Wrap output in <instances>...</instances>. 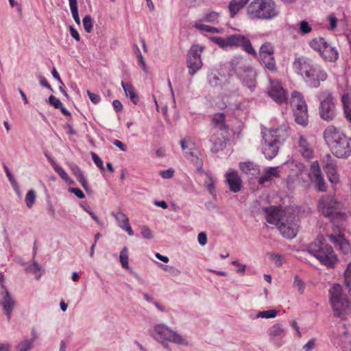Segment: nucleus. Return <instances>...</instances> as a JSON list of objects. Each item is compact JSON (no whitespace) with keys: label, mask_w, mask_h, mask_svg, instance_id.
<instances>
[{"label":"nucleus","mask_w":351,"mask_h":351,"mask_svg":"<svg viewBox=\"0 0 351 351\" xmlns=\"http://www.w3.org/2000/svg\"><path fill=\"white\" fill-rule=\"evenodd\" d=\"M293 68L297 74L303 77L305 83L312 88L319 87L320 82L327 78L326 73L321 66L307 57L296 58L293 62Z\"/></svg>","instance_id":"obj_1"},{"label":"nucleus","mask_w":351,"mask_h":351,"mask_svg":"<svg viewBox=\"0 0 351 351\" xmlns=\"http://www.w3.org/2000/svg\"><path fill=\"white\" fill-rule=\"evenodd\" d=\"M323 135L325 142L336 157L347 158L351 155V138L347 136L336 127L328 126Z\"/></svg>","instance_id":"obj_2"},{"label":"nucleus","mask_w":351,"mask_h":351,"mask_svg":"<svg viewBox=\"0 0 351 351\" xmlns=\"http://www.w3.org/2000/svg\"><path fill=\"white\" fill-rule=\"evenodd\" d=\"M261 134L264 141L262 152L266 158L272 159L278 152L279 145L283 143L288 136L287 128L286 127L276 129L265 128Z\"/></svg>","instance_id":"obj_3"},{"label":"nucleus","mask_w":351,"mask_h":351,"mask_svg":"<svg viewBox=\"0 0 351 351\" xmlns=\"http://www.w3.org/2000/svg\"><path fill=\"white\" fill-rule=\"evenodd\" d=\"M306 252L328 268H333L338 261L332 247L326 242L322 236H318L310 243L306 247Z\"/></svg>","instance_id":"obj_4"},{"label":"nucleus","mask_w":351,"mask_h":351,"mask_svg":"<svg viewBox=\"0 0 351 351\" xmlns=\"http://www.w3.org/2000/svg\"><path fill=\"white\" fill-rule=\"evenodd\" d=\"M247 14L252 19L271 20L279 15L280 10L273 0H253Z\"/></svg>","instance_id":"obj_5"},{"label":"nucleus","mask_w":351,"mask_h":351,"mask_svg":"<svg viewBox=\"0 0 351 351\" xmlns=\"http://www.w3.org/2000/svg\"><path fill=\"white\" fill-rule=\"evenodd\" d=\"M149 335L158 342L169 341L178 345H188L187 341L183 337L164 324H156L149 330Z\"/></svg>","instance_id":"obj_6"},{"label":"nucleus","mask_w":351,"mask_h":351,"mask_svg":"<svg viewBox=\"0 0 351 351\" xmlns=\"http://www.w3.org/2000/svg\"><path fill=\"white\" fill-rule=\"evenodd\" d=\"M320 117L327 121L333 120L337 114L336 103L329 90L321 91L318 96Z\"/></svg>","instance_id":"obj_7"},{"label":"nucleus","mask_w":351,"mask_h":351,"mask_svg":"<svg viewBox=\"0 0 351 351\" xmlns=\"http://www.w3.org/2000/svg\"><path fill=\"white\" fill-rule=\"evenodd\" d=\"M330 302L335 316L341 317L348 307L349 302L341 293V287L334 285L329 290Z\"/></svg>","instance_id":"obj_8"},{"label":"nucleus","mask_w":351,"mask_h":351,"mask_svg":"<svg viewBox=\"0 0 351 351\" xmlns=\"http://www.w3.org/2000/svg\"><path fill=\"white\" fill-rule=\"evenodd\" d=\"M309 45L312 49L319 52L325 60L335 62L338 59L339 53L337 49L328 44L324 38H314Z\"/></svg>","instance_id":"obj_9"},{"label":"nucleus","mask_w":351,"mask_h":351,"mask_svg":"<svg viewBox=\"0 0 351 351\" xmlns=\"http://www.w3.org/2000/svg\"><path fill=\"white\" fill-rule=\"evenodd\" d=\"M204 50V47L198 44H193L188 51L186 66L189 69V74L191 76L194 75L202 69L203 62L201 56Z\"/></svg>","instance_id":"obj_10"},{"label":"nucleus","mask_w":351,"mask_h":351,"mask_svg":"<svg viewBox=\"0 0 351 351\" xmlns=\"http://www.w3.org/2000/svg\"><path fill=\"white\" fill-rule=\"evenodd\" d=\"M228 47H240L243 51L254 57L257 56V53L253 48L250 39L243 35L234 34L227 37Z\"/></svg>","instance_id":"obj_11"},{"label":"nucleus","mask_w":351,"mask_h":351,"mask_svg":"<svg viewBox=\"0 0 351 351\" xmlns=\"http://www.w3.org/2000/svg\"><path fill=\"white\" fill-rule=\"evenodd\" d=\"M337 202L332 196L323 195L317 203V210L325 217L332 220L335 215L339 214L336 211Z\"/></svg>","instance_id":"obj_12"},{"label":"nucleus","mask_w":351,"mask_h":351,"mask_svg":"<svg viewBox=\"0 0 351 351\" xmlns=\"http://www.w3.org/2000/svg\"><path fill=\"white\" fill-rule=\"evenodd\" d=\"M0 306L2 307V310L5 315L6 316L8 322H10L12 312L16 306V302L14 298L11 293L5 289L1 293Z\"/></svg>","instance_id":"obj_13"},{"label":"nucleus","mask_w":351,"mask_h":351,"mask_svg":"<svg viewBox=\"0 0 351 351\" xmlns=\"http://www.w3.org/2000/svg\"><path fill=\"white\" fill-rule=\"evenodd\" d=\"M267 335L269 342L279 348L285 343L284 338L287 335V331L282 324H276L269 328Z\"/></svg>","instance_id":"obj_14"},{"label":"nucleus","mask_w":351,"mask_h":351,"mask_svg":"<svg viewBox=\"0 0 351 351\" xmlns=\"http://www.w3.org/2000/svg\"><path fill=\"white\" fill-rule=\"evenodd\" d=\"M308 177L315 183L316 189L318 191L322 192L326 191L327 187L323 175L321 172L318 161L315 160L311 165Z\"/></svg>","instance_id":"obj_15"},{"label":"nucleus","mask_w":351,"mask_h":351,"mask_svg":"<svg viewBox=\"0 0 351 351\" xmlns=\"http://www.w3.org/2000/svg\"><path fill=\"white\" fill-rule=\"evenodd\" d=\"M267 94L278 104L287 102V93L277 81H271Z\"/></svg>","instance_id":"obj_16"},{"label":"nucleus","mask_w":351,"mask_h":351,"mask_svg":"<svg viewBox=\"0 0 351 351\" xmlns=\"http://www.w3.org/2000/svg\"><path fill=\"white\" fill-rule=\"evenodd\" d=\"M256 77L257 73L252 66L237 76L243 86L250 92H254L256 88Z\"/></svg>","instance_id":"obj_17"},{"label":"nucleus","mask_w":351,"mask_h":351,"mask_svg":"<svg viewBox=\"0 0 351 351\" xmlns=\"http://www.w3.org/2000/svg\"><path fill=\"white\" fill-rule=\"evenodd\" d=\"M298 227V221L295 219V217H293L290 221L287 219L286 222H282L279 226L278 230L282 237L293 239L297 234Z\"/></svg>","instance_id":"obj_18"},{"label":"nucleus","mask_w":351,"mask_h":351,"mask_svg":"<svg viewBox=\"0 0 351 351\" xmlns=\"http://www.w3.org/2000/svg\"><path fill=\"white\" fill-rule=\"evenodd\" d=\"M231 69L239 76L251 67L250 60L243 56H235L230 62Z\"/></svg>","instance_id":"obj_19"},{"label":"nucleus","mask_w":351,"mask_h":351,"mask_svg":"<svg viewBox=\"0 0 351 351\" xmlns=\"http://www.w3.org/2000/svg\"><path fill=\"white\" fill-rule=\"evenodd\" d=\"M226 182L230 190L233 193H238L242 186V180L237 172L234 170H230L226 173Z\"/></svg>","instance_id":"obj_20"},{"label":"nucleus","mask_w":351,"mask_h":351,"mask_svg":"<svg viewBox=\"0 0 351 351\" xmlns=\"http://www.w3.org/2000/svg\"><path fill=\"white\" fill-rule=\"evenodd\" d=\"M330 241L342 252L343 254H347L350 252V244L344 237L341 234L328 235Z\"/></svg>","instance_id":"obj_21"},{"label":"nucleus","mask_w":351,"mask_h":351,"mask_svg":"<svg viewBox=\"0 0 351 351\" xmlns=\"http://www.w3.org/2000/svg\"><path fill=\"white\" fill-rule=\"evenodd\" d=\"M263 210L266 215V220L268 223L271 224H278L281 221L282 212L276 206L264 207Z\"/></svg>","instance_id":"obj_22"},{"label":"nucleus","mask_w":351,"mask_h":351,"mask_svg":"<svg viewBox=\"0 0 351 351\" xmlns=\"http://www.w3.org/2000/svg\"><path fill=\"white\" fill-rule=\"evenodd\" d=\"M297 143L299 148V152L301 153L304 158L306 159L313 158V150L311 145L307 141L306 138L302 136H300Z\"/></svg>","instance_id":"obj_23"},{"label":"nucleus","mask_w":351,"mask_h":351,"mask_svg":"<svg viewBox=\"0 0 351 351\" xmlns=\"http://www.w3.org/2000/svg\"><path fill=\"white\" fill-rule=\"evenodd\" d=\"M239 167L244 173L258 179L261 169L258 165L252 162H241Z\"/></svg>","instance_id":"obj_24"},{"label":"nucleus","mask_w":351,"mask_h":351,"mask_svg":"<svg viewBox=\"0 0 351 351\" xmlns=\"http://www.w3.org/2000/svg\"><path fill=\"white\" fill-rule=\"evenodd\" d=\"M210 141L213 143V147L211 149L213 152L217 153L219 150L225 147L226 143L224 137L221 132L213 130V134L210 136Z\"/></svg>","instance_id":"obj_25"},{"label":"nucleus","mask_w":351,"mask_h":351,"mask_svg":"<svg viewBox=\"0 0 351 351\" xmlns=\"http://www.w3.org/2000/svg\"><path fill=\"white\" fill-rule=\"evenodd\" d=\"M279 176L280 171L278 167L265 168L263 171V174L259 176L258 182L260 184H263L265 182L271 181L274 178H278Z\"/></svg>","instance_id":"obj_26"},{"label":"nucleus","mask_w":351,"mask_h":351,"mask_svg":"<svg viewBox=\"0 0 351 351\" xmlns=\"http://www.w3.org/2000/svg\"><path fill=\"white\" fill-rule=\"evenodd\" d=\"M69 167L73 173V174L75 176L76 179L78 180V182L81 184L82 187L84 189V190L87 192L89 191V186L88 184V182L84 177L82 171H81L80 168L76 165L75 163H70Z\"/></svg>","instance_id":"obj_27"},{"label":"nucleus","mask_w":351,"mask_h":351,"mask_svg":"<svg viewBox=\"0 0 351 351\" xmlns=\"http://www.w3.org/2000/svg\"><path fill=\"white\" fill-rule=\"evenodd\" d=\"M248 1L249 0H231L228 5L230 17L234 18Z\"/></svg>","instance_id":"obj_28"},{"label":"nucleus","mask_w":351,"mask_h":351,"mask_svg":"<svg viewBox=\"0 0 351 351\" xmlns=\"http://www.w3.org/2000/svg\"><path fill=\"white\" fill-rule=\"evenodd\" d=\"M290 104L293 108V110L295 109L302 108L303 106H307L303 95L300 93L295 90L293 91L291 93Z\"/></svg>","instance_id":"obj_29"},{"label":"nucleus","mask_w":351,"mask_h":351,"mask_svg":"<svg viewBox=\"0 0 351 351\" xmlns=\"http://www.w3.org/2000/svg\"><path fill=\"white\" fill-rule=\"evenodd\" d=\"M207 80L211 86H219L222 88L223 83L228 81V79L226 76H221L217 72H211L208 75Z\"/></svg>","instance_id":"obj_30"},{"label":"nucleus","mask_w":351,"mask_h":351,"mask_svg":"<svg viewBox=\"0 0 351 351\" xmlns=\"http://www.w3.org/2000/svg\"><path fill=\"white\" fill-rule=\"evenodd\" d=\"M293 111L296 123L302 125L308 123L307 106H303L302 108L295 109Z\"/></svg>","instance_id":"obj_31"},{"label":"nucleus","mask_w":351,"mask_h":351,"mask_svg":"<svg viewBox=\"0 0 351 351\" xmlns=\"http://www.w3.org/2000/svg\"><path fill=\"white\" fill-rule=\"evenodd\" d=\"M221 13L215 11H210L204 14L202 17L200 19V22H205L212 23L213 25H217L219 23V18Z\"/></svg>","instance_id":"obj_32"},{"label":"nucleus","mask_w":351,"mask_h":351,"mask_svg":"<svg viewBox=\"0 0 351 351\" xmlns=\"http://www.w3.org/2000/svg\"><path fill=\"white\" fill-rule=\"evenodd\" d=\"M260 58L266 69L271 72H275L277 70L274 55L260 56Z\"/></svg>","instance_id":"obj_33"},{"label":"nucleus","mask_w":351,"mask_h":351,"mask_svg":"<svg viewBox=\"0 0 351 351\" xmlns=\"http://www.w3.org/2000/svg\"><path fill=\"white\" fill-rule=\"evenodd\" d=\"M121 86L126 95L128 97L131 101L136 104L138 101V97L135 92L134 88L130 84H125L123 81L121 82Z\"/></svg>","instance_id":"obj_34"},{"label":"nucleus","mask_w":351,"mask_h":351,"mask_svg":"<svg viewBox=\"0 0 351 351\" xmlns=\"http://www.w3.org/2000/svg\"><path fill=\"white\" fill-rule=\"evenodd\" d=\"M213 122L215 124V128L213 129L214 130L219 129L220 131H222L226 128L223 113L215 114L213 117Z\"/></svg>","instance_id":"obj_35"},{"label":"nucleus","mask_w":351,"mask_h":351,"mask_svg":"<svg viewBox=\"0 0 351 351\" xmlns=\"http://www.w3.org/2000/svg\"><path fill=\"white\" fill-rule=\"evenodd\" d=\"M204 22H200V19L195 22L193 25V27L199 30L204 31L209 33H220V29L219 28L212 27L210 25L203 24Z\"/></svg>","instance_id":"obj_36"},{"label":"nucleus","mask_w":351,"mask_h":351,"mask_svg":"<svg viewBox=\"0 0 351 351\" xmlns=\"http://www.w3.org/2000/svg\"><path fill=\"white\" fill-rule=\"evenodd\" d=\"M34 346V339H24L16 346V351H30Z\"/></svg>","instance_id":"obj_37"},{"label":"nucleus","mask_w":351,"mask_h":351,"mask_svg":"<svg viewBox=\"0 0 351 351\" xmlns=\"http://www.w3.org/2000/svg\"><path fill=\"white\" fill-rule=\"evenodd\" d=\"M112 215L114 217L118 226L121 228V226H124L129 223V218L121 211L112 212Z\"/></svg>","instance_id":"obj_38"},{"label":"nucleus","mask_w":351,"mask_h":351,"mask_svg":"<svg viewBox=\"0 0 351 351\" xmlns=\"http://www.w3.org/2000/svg\"><path fill=\"white\" fill-rule=\"evenodd\" d=\"M274 55V47L270 43H263L259 49V56Z\"/></svg>","instance_id":"obj_39"},{"label":"nucleus","mask_w":351,"mask_h":351,"mask_svg":"<svg viewBox=\"0 0 351 351\" xmlns=\"http://www.w3.org/2000/svg\"><path fill=\"white\" fill-rule=\"evenodd\" d=\"M129 252L127 247H123L119 254V261L123 268L129 269Z\"/></svg>","instance_id":"obj_40"},{"label":"nucleus","mask_w":351,"mask_h":351,"mask_svg":"<svg viewBox=\"0 0 351 351\" xmlns=\"http://www.w3.org/2000/svg\"><path fill=\"white\" fill-rule=\"evenodd\" d=\"M69 4L70 10L75 22L77 24H80V19L78 14L77 1V0H69Z\"/></svg>","instance_id":"obj_41"},{"label":"nucleus","mask_w":351,"mask_h":351,"mask_svg":"<svg viewBox=\"0 0 351 351\" xmlns=\"http://www.w3.org/2000/svg\"><path fill=\"white\" fill-rule=\"evenodd\" d=\"M337 163L334 159H332L330 156H328L327 160L325 161L324 171L326 174L335 173L337 171Z\"/></svg>","instance_id":"obj_42"},{"label":"nucleus","mask_w":351,"mask_h":351,"mask_svg":"<svg viewBox=\"0 0 351 351\" xmlns=\"http://www.w3.org/2000/svg\"><path fill=\"white\" fill-rule=\"evenodd\" d=\"M3 169H4L5 172V174H6L9 181L10 182L12 187L14 189V190L17 193H19V189L18 183L16 182V181L14 178V176L12 174L11 171H10V169H8V166L5 164L3 165Z\"/></svg>","instance_id":"obj_43"},{"label":"nucleus","mask_w":351,"mask_h":351,"mask_svg":"<svg viewBox=\"0 0 351 351\" xmlns=\"http://www.w3.org/2000/svg\"><path fill=\"white\" fill-rule=\"evenodd\" d=\"M82 24L84 30L87 33H90L93 28V21L90 15H86L82 19Z\"/></svg>","instance_id":"obj_44"},{"label":"nucleus","mask_w":351,"mask_h":351,"mask_svg":"<svg viewBox=\"0 0 351 351\" xmlns=\"http://www.w3.org/2000/svg\"><path fill=\"white\" fill-rule=\"evenodd\" d=\"M204 185L206 189L209 191V193L212 195H215V180L213 178L208 174H206V178L204 181Z\"/></svg>","instance_id":"obj_45"},{"label":"nucleus","mask_w":351,"mask_h":351,"mask_svg":"<svg viewBox=\"0 0 351 351\" xmlns=\"http://www.w3.org/2000/svg\"><path fill=\"white\" fill-rule=\"evenodd\" d=\"M36 199V193L34 190L31 189L28 191L25 195V204L27 208H31L34 202Z\"/></svg>","instance_id":"obj_46"},{"label":"nucleus","mask_w":351,"mask_h":351,"mask_svg":"<svg viewBox=\"0 0 351 351\" xmlns=\"http://www.w3.org/2000/svg\"><path fill=\"white\" fill-rule=\"evenodd\" d=\"M278 311L276 310L271 309L265 311H259L256 317H262V318H274L278 315Z\"/></svg>","instance_id":"obj_47"},{"label":"nucleus","mask_w":351,"mask_h":351,"mask_svg":"<svg viewBox=\"0 0 351 351\" xmlns=\"http://www.w3.org/2000/svg\"><path fill=\"white\" fill-rule=\"evenodd\" d=\"M293 287L298 290L300 294H302L304 293L305 289V284L298 276H295Z\"/></svg>","instance_id":"obj_48"},{"label":"nucleus","mask_w":351,"mask_h":351,"mask_svg":"<svg viewBox=\"0 0 351 351\" xmlns=\"http://www.w3.org/2000/svg\"><path fill=\"white\" fill-rule=\"evenodd\" d=\"M228 81L225 82L222 86V88L230 93H237L238 91V87L232 84V79L229 77H227Z\"/></svg>","instance_id":"obj_49"},{"label":"nucleus","mask_w":351,"mask_h":351,"mask_svg":"<svg viewBox=\"0 0 351 351\" xmlns=\"http://www.w3.org/2000/svg\"><path fill=\"white\" fill-rule=\"evenodd\" d=\"M210 40L218 45L220 47H221L223 49H228V43H227V37L223 38L219 36H213L210 37Z\"/></svg>","instance_id":"obj_50"},{"label":"nucleus","mask_w":351,"mask_h":351,"mask_svg":"<svg viewBox=\"0 0 351 351\" xmlns=\"http://www.w3.org/2000/svg\"><path fill=\"white\" fill-rule=\"evenodd\" d=\"M25 271L29 273H35L42 270V267L36 261H32V265H28L25 267Z\"/></svg>","instance_id":"obj_51"},{"label":"nucleus","mask_w":351,"mask_h":351,"mask_svg":"<svg viewBox=\"0 0 351 351\" xmlns=\"http://www.w3.org/2000/svg\"><path fill=\"white\" fill-rule=\"evenodd\" d=\"M141 234L142 237L145 239H152L154 238L152 231L149 228H148L146 226H143L141 227Z\"/></svg>","instance_id":"obj_52"},{"label":"nucleus","mask_w":351,"mask_h":351,"mask_svg":"<svg viewBox=\"0 0 351 351\" xmlns=\"http://www.w3.org/2000/svg\"><path fill=\"white\" fill-rule=\"evenodd\" d=\"M160 267L162 268V269L173 276H178L180 274V271L175 267L171 265H164L162 264H160Z\"/></svg>","instance_id":"obj_53"},{"label":"nucleus","mask_w":351,"mask_h":351,"mask_svg":"<svg viewBox=\"0 0 351 351\" xmlns=\"http://www.w3.org/2000/svg\"><path fill=\"white\" fill-rule=\"evenodd\" d=\"M268 256L270 259H271L274 261L275 265L277 267H280L282 265L283 258L281 255L278 254H274V253H269V254H268Z\"/></svg>","instance_id":"obj_54"},{"label":"nucleus","mask_w":351,"mask_h":351,"mask_svg":"<svg viewBox=\"0 0 351 351\" xmlns=\"http://www.w3.org/2000/svg\"><path fill=\"white\" fill-rule=\"evenodd\" d=\"M300 31L302 34H306L311 32L312 28L306 21H302L299 24Z\"/></svg>","instance_id":"obj_55"},{"label":"nucleus","mask_w":351,"mask_h":351,"mask_svg":"<svg viewBox=\"0 0 351 351\" xmlns=\"http://www.w3.org/2000/svg\"><path fill=\"white\" fill-rule=\"evenodd\" d=\"M55 171L58 173L60 178L65 182H69L70 180V178L68 174L60 165L55 166Z\"/></svg>","instance_id":"obj_56"},{"label":"nucleus","mask_w":351,"mask_h":351,"mask_svg":"<svg viewBox=\"0 0 351 351\" xmlns=\"http://www.w3.org/2000/svg\"><path fill=\"white\" fill-rule=\"evenodd\" d=\"M196 150H191L189 152V155L192 157L191 161L194 162L198 169H201L202 167L203 163L202 160L199 159V158L196 156Z\"/></svg>","instance_id":"obj_57"},{"label":"nucleus","mask_w":351,"mask_h":351,"mask_svg":"<svg viewBox=\"0 0 351 351\" xmlns=\"http://www.w3.org/2000/svg\"><path fill=\"white\" fill-rule=\"evenodd\" d=\"M48 101L49 104L56 109H59L62 107V103L61 101L53 95H50Z\"/></svg>","instance_id":"obj_58"},{"label":"nucleus","mask_w":351,"mask_h":351,"mask_svg":"<svg viewBox=\"0 0 351 351\" xmlns=\"http://www.w3.org/2000/svg\"><path fill=\"white\" fill-rule=\"evenodd\" d=\"M91 156L93 162L97 165V167L102 171L104 170L102 160L94 152L91 153Z\"/></svg>","instance_id":"obj_59"},{"label":"nucleus","mask_w":351,"mask_h":351,"mask_svg":"<svg viewBox=\"0 0 351 351\" xmlns=\"http://www.w3.org/2000/svg\"><path fill=\"white\" fill-rule=\"evenodd\" d=\"M87 95L90 99V100L94 104H97L100 101V96L99 95L91 93L89 90L86 91Z\"/></svg>","instance_id":"obj_60"},{"label":"nucleus","mask_w":351,"mask_h":351,"mask_svg":"<svg viewBox=\"0 0 351 351\" xmlns=\"http://www.w3.org/2000/svg\"><path fill=\"white\" fill-rule=\"evenodd\" d=\"M137 59L140 66L141 67L143 71L147 73L148 72L147 67L145 64V62L141 52H139V54L137 55Z\"/></svg>","instance_id":"obj_61"},{"label":"nucleus","mask_w":351,"mask_h":351,"mask_svg":"<svg viewBox=\"0 0 351 351\" xmlns=\"http://www.w3.org/2000/svg\"><path fill=\"white\" fill-rule=\"evenodd\" d=\"M315 347V339H310L304 346L303 349L304 351H311Z\"/></svg>","instance_id":"obj_62"},{"label":"nucleus","mask_w":351,"mask_h":351,"mask_svg":"<svg viewBox=\"0 0 351 351\" xmlns=\"http://www.w3.org/2000/svg\"><path fill=\"white\" fill-rule=\"evenodd\" d=\"M69 192L74 193L80 199H83L85 197L84 193L79 188H69Z\"/></svg>","instance_id":"obj_63"},{"label":"nucleus","mask_w":351,"mask_h":351,"mask_svg":"<svg viewBox=\"0 0 351 351\" xmlns=\"http://www.w3.org/2000/svg\"><path fill=\"white\" fill-rule=\"evenodd\" d=\"M197 239L199 245H205L207 243V236L206 234L204 232H202L198 234Z\"/></svg>","instance_id":"obj_64"}]
</instances>
